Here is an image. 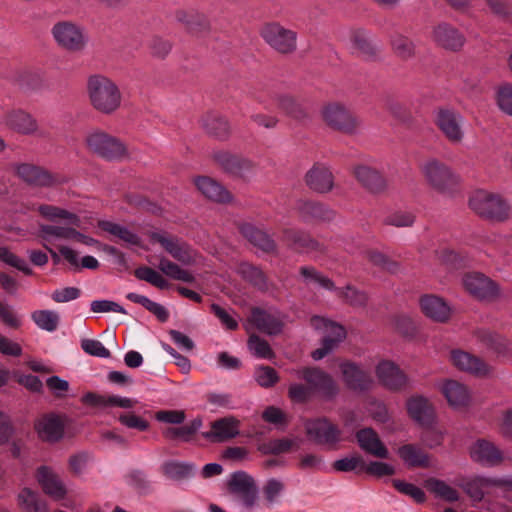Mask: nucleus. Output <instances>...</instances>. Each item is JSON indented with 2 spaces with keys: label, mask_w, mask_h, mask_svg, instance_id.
Listing matches in <instances>:
<instances>
[{
  "label": "nucleus",
  "mask_w": 512,
  "mask_h": 512,
  "mask_svg": "<svg viewBox=\"0 0 512 512\" xmlns=\"http://www.w3.org/2000/svg\"><path fill=\"white\" fill-rule=\"evenodd\" d=\"M87 90L91 105L101 113H113L121 104L119 88L105 76H91L88 79Z\"/></svg>",
  "instance_id": "nucleus-1"
},
{
  "label": "nucleus",
  "mask_w": 512,
  "mask_h": 512,
  "mask_svg": "<svg viewBox=\"0 0 512 512\" xmlns=\"http://www.w3.org/2000/svg\"><path fill=\"white\" fill-rule=\"evenodd\" d=\"M260 36L273 51L280 55L288 56L297 51V32L284 27L279 22L265 23L260 29Z\"/></svg>",
  "instance_id": "nucleus-2"
},
{
  "label": "nucleus",
  "mask_w": 512,
  "mask_h": 512,
  "mask_svg": "<svg viewBox=\"0 0 512 512\" xmlns=\"http://www.w3.org/2000/svg\"><path fill=\"white\" fill-rule=\"evenodd\" d=\"M469 206L480 217L492 221H504L510 212V206L501 196L485 190L473 193Z\"/></svg>",
  "instance_id": "nucleus-3"
},
{
  "label": "nucleus",
  "mask_w": 512,
  "mask_h": 512,
  "mask_svg": "<svg viewBox=\"0 0 512 512\" xmlns=\"http://www.w3.org/2000/svg\"><path fill=\"white\" fill-rule=\"evenodd\" d=\"M422 172L429 185L442 194H452L457 190L459 177L444 163L432 159L422 166Z\"/></svg>",
  "instance_id": "nucleus-4"
},
{
  "label": "nucleus",
  "mask_w": 512,
  "mask_h": 512,
  "mask_svg": "<svg viewBox=\"0 0 512 512\" xmlns=\"http://www.w3.org/2000/svg\"><path fill=\"white\" fill-rule=\"evenodd\" d=\"M299 379L306 382L313 394L318 393L324 400L331 401L339 393V387L330 374L317 367H304L297 370Z\"/></svg>",
  "instance_id": "nucleus-5"
},
{
  "label": "nucleus",
  "mask_w": 512,
  "mask_h": 512,
  "mask_svg": "<svg viewBox=\"0 0 512 512\" xmlns=\"http://www.w3.org/2000/svg\"><path fill=\"white\" fill-rule=\"evenodd\" d=\"M321 114L327 126L344 134H355L360 125L358 118L339 103L325 105Z\"/></svg>",
  "instance_id": "nucleus-6"
},
{
  "label": "nucleus",
  "mask_w": 512,
  "mask_h": 512,
  "mask_svg": "<svg viewBox=\"0 0 512 512\" xmlns=\"http://www.w3.org/2000/svg\"><path fill=\"white\" fill-rule=\"evenodd\" d=\"M52 35L56 43L70 52L82 51L87 43L82 27L71 21H59L54 24Z\"/></svg>",
  "instance_id": "nucleus-7"
},
{
  "label": "nucleus",
  "mask_w": 512,
  "mask_h": 512,
  "mask_svg": "<svg viewBox=\"0 0 512 512\" xmlns=\"http://www.w3.org/2000/svg\"><path fill=\"white\" fill-rule=\"evenodd\" d=\"M226 488L230 495L241 501L246 507L255 505L258 497V487L254 478L245 471L232 473L226 482Z\"/></svg>",
  "instance_id": "nucleus-8"
},
{
  "label": "nucleus",
  "mask_w": 512,
  "mask_h": 512,
  "mask_svg": "<svg viewBox=\"0 0 512 512\" xmlns=\"http://www.w3.org/2000/svg\"><path fill=\"white\" fill-rule=\"evenodd\" d=\"M308 439L317 445L334 447L341 440L340 429L327 418H313L306 422Z\"/></svg>",
  "instance_id": "nucleus-9"
},
{
  "label": "nucleus",
  "mask_w": 512,
  "mask_h": 512,
  "mask_svg": "<svg viewBox=\"0 0 512 512\" xmlns=\"http://www.w3.org/2000/svg\"><path fill=\"white\" fill-rule=\"evenodd\" d=\"M465 290L480 301H492L499 295V286L480 272L466 273L462 278Z\"/></svg>",
  "instance_id": "nucleus-10"
},
{
  "label": "nucleus",
  "mask_w": 512,
  "mask_h": 512,
  "mask_svg": "<svg viewBox=\"0 0 512 512\" xmlns=\"http://www.w3.org/2000/svg\"><path fill=\"white\" fill-rule=\"evenodd\" d=\"M86 142L92 152L107 160L121 159L126 153L119 140L101 131L91 133Z\"/></svg>",
  "instance_id": "nucleus-11"
},
{
  "label": "nucleus",
  "mask_w": 512,
  "mask_h": 512,
  "mask_svg": "<svg viewBox=\"0 0 512 512\" xmlns=\"http://www.w3.org/2000/svg\"><path fill=\"white\" fill-rule=\"evenodd\" d=\"M249 322L261 333L276 336L282 333L284 322L278 310L254 307L251 309Z\"/></svg>",
  "instance_id": "nucleus-12"
},
{
  "label": "nucleus",
  "mask_w": 512,
  "mask_h": 512,
  "mask_svg": "<svg viewBox=\"0 0 512 512\" xmlns=\"http://www.w3.org/2000/svg\"><path fill=\"white\" fill-rule=\"evenodd\" d=\"M282 241L291 249L300 253H325L326 247L313 238L310 233L294 228H285L282 231Z\"/></svg>",
  "instance_id": "nucleus-13"
},
{
  "label": "nucleus",
  "mask_w": 512,
  "mask_h": 512,
  "mask_svg": "<svg viewBox=\"0 0 512 512\" xmlns=\"http://www.w3.org/2000/svg\"><path fill=\"white\" fill-rule=\"evenodd\" d=\"M435 121L438 128L449 141L453 143L461 142L464 136L462 130L463 117L461 114L452 109L440 108L436 112Z\"/></svg>",
  "instance_id": "nucleus-14"
},
{
  "label": "nucleus",
  "mask_w": 512,
  "mask_h": 512,
  "mask_svg": "<svg viewBox=\"0 0 512 512\" xmlns=\"http://www.w3.org/2000/svg\"><path fill=\"white\" fill-rule=\"evenodd\" d=\"M151 240L159 243L174 259L182 264H190L194 261V251L187 243L177 237L153 232Z\"/></svg>",
  "instance_id": "nucleus-15"
},
{
  "label": "nucleus",
  "mask_w": 512,
  "mask_h": 512,
  "mask_svg": "<svg viewBox=\"0 0 512 512\" xmlns=\"http://www.w3.org/2000/svg\"><path fill=\"white\" fill-rule=\"evenodd\" d=\"M379 382L391 391H400L407 387V375L392 361L383 360L376 366Z\"/></svg>",
  "instance_id": "nucleus-16"
},
{
  "label": "nucleus",
  "mask_w": 512,
  "mask_h": 512,
  "mask_svg": "<svg viewBox=\"0 0 512 512\" xmlns=\"http://www.w3.org/2000/svg\"><path fill=\"white\" fill-rule=\"evenodd\" d=\"M17 176L31 186H55L61 183V179L49 173L47 170L29 163H22L16 168Z\"/></svg>",
  "instance_id": "nucleus-17"
},
{
  "label": "nucleus",
  "mask_w": 512,
  "mask_h": 512,
  "mask_svg": "<svg viewBox=\"0 0 512 512\" xmlns=\"http://www.w3.org/2000/svg\"><path fill=\"white\" fill-rule=\"evenodd\" d=\"M36 479L45 494L54 500H62L67 489L60 476L49 466H40L36 472Z\"/></svg>",
  "instance_id": "nucleus-18"
},
{
  "label": "nucleus",
  "mask_w": 512,
  "mask_h": 512,
  "mask_svg": "<svg viewBox=\"0 0 512 512\" xmlns=\"http://www.w3.org/2000/svg\"><path fill=\"white\" fill-rule=\"evenodd\" d=\"M239 232L255 248L267 254H277V243L265 230L251 223H242L238 226Z\"/></svg>",
  "instance_id": "nucleus-19"
},
{
  "label": "nucleus",
  "mask_w": 512,
  "mask_h": 512,
  "mask_svg": "<svg viewBox=\"0 0 512 512\" xmlns=\"http://www.w3.org/2000/svg\"><path fill=\"white\" fill-rule=\"evenodd\" d=\"M172 424L173 426L166 428L163 431L164 436L173 441H189L192 436L201 428V418H194L189 424L184 423L185 418H157Z\"/></svg>",
  "instance_id": "nucleus-20"
},
{
  "label": "nucleus",
  "mask_w": 512,
  "mask_h": 512,
  "mask_svg": "<svg viewBox=\"0 0 512 512\" xmlns=\"http://www.w3.org/2000/svg\"><path fill=\"white\" fill-rule=\"evenodd\" d=\"M432 37L438 46L454 52L459 51L465 43L464 35L448 23H440L435 26Z\"/></svg>",
  "instance_id": "nucleus-21"
},
{
  "label": "nucleus",
  "mask_w": 512,
  "mask_h": 512,
  "mask_svg": "<svg viewBox=\"0 0 512 512\" xmlns=\"http://www.w3.org/2000/svg\"><path fill=\"white\" fill-rule=\"evenodd\" d=\"M350 42L353 51L365 60L377 59L380 49L370 31L363 28L353 30L350 35Z\"/></svg>",
  "instance_id": "nucleus-22"
},
{
  "label": "nucleus",
  "mask_w": 512,
  "mask_h": 512,
  "mask_svg": "<svg viewBox=\"0 0 512 512\" xmlns=\"http://www.w3.org/2000/svg\"><path fill=\"white\" fill-rule=\"evenodd\" d=\"M297 211L303 222L309 223L312 221L317 222H330L335 218V211L328 205L310 200H301L297 203Z\"/></svg>",
  "instance_id": "nucleus-23"
},
{
  "label": "nucleus",
  "mask_w": 512,
  "mask_h": 512,
  "mask_svg": "<svg viewBox=\"0 0 512 512\" xmlns=\"http://www.w3.org/2000/svg\"><path fill=\"white\" fill-rule=\"evenodd\" d=\"M2 123L11 130L23 135L34 134L38 129L36 119L22 109L7 111L3 116Z\"/></svg>",
  "instance_id": "nucleus-24"
},
{
  "label": "nucleus",
  "mask_w": 512,
  "mask_h": 512,
  "mask_svg": "<svg viewBox=\"0 0 512 512\" xmlns=\"http://www.w3.org/2000/svg\"><path fill=\"white\" fill-rule=\"evenodd\" d=\"M340 368L343 381L347 388L358 392H364L370 388L372 378L370 374L361 369L360 366L352 362H345L340 365Z\"/></svg>",
  "instance_id": "nucleus-25"
},
{
  "label": "nucleus",
  "mask_w": 512,
  "mask_h": 512,
  "mask_svg": "<svg viewBox=\"0 0 512 512\" xmlns=\"http://www.w3.org/2000/svg\"><path fill=\"white\" fill-rule=\"evenodd\" d=\"M451 361L459 370L475 376H487L491 369L482 359L462 350L451 352Z\"/></svg>",
  "instance_id": "nucleus-26"
},
{
  "label": "nucleus",
  "mask_w": 512,
  "mask_h": 512,
  "mask_svg": "<svg viewBox=\"0 0 512 512\" xmlns=\"http://www.w3.org/2000/svg\"><path fill=\"white\" fill-rule=\"evenodd\" d=\"M230 268L258 291H269L270 282L267 275L259 266L249 262H239Z\"/></svg>",
  "instance_id": "nucleus-27"
},
{
  "label": "nucleus",
  "mask_w": 512,
  "mask_h": 512,
  "mask_svg": "<svg viewBox=\"0 0 512 512\" xmlns=\"http://www.w3.org/2000/svg\"><path fill=\"white\" fill-rule=\"evenodd\" d=\"M81 401L84 405L97 408L120 407L130 409L137 404V401L131 398L117 395H101L95 392L85 393L82 396Z\"/></svg>",
  "instance_id": "nucleus-28"
},
{
  "label": "nucleus",
  "mask_w": 512,
  "mask_h": 512,
  "mask_svg": "<svg viewBox=\"0 0 512 512\" xmlns=\"http://www.w3.org/2000/svg\"><path fill=\"white\" fill-rule=\"evenodd\" d=\"M306 185L321 194L330 192L334 187V176L324 166L314 165L305 175Z\"/></svg>",
  "instance_id": "nucleus-29"
},
{
  "label": "nucleus",
  "mask_w": 512,
  "mask_h": 512,
  "mask_svg": "<svg viewBox=\"0 0 512 512\" xmlns=\"http://www.w3.org/2000/svg\"><path fill=\"white\" fill-rule=\"evenodd\" d=\"M470 455L474 461L487 466H497L503 461L500 449L485 439L478 440L471 447Z\"/></svg>",
  "instance_id": "nucleus-30"
},
{
  "label": "nucleus",
  "mask_w": 512,
  "mask_h": 512,
  "mask_svg": "<svg viewBox=\"0 0 512 512\" xmlns=\"http://www.w3.org/2000/svg\"><path fill=\"white\" fill-rule=\"evenodd\" d=\"M440 390L448 404L455 409L467 406L471 400L468 388L456 380H445L441 384Z\"/></svg>",
  "instance_id": "nucleus-31"
},
{
  "label": "nucleus",
  "mask_w": 512,
  "mask_h": 512,
  "mask_svg": "<svg viewBox=\"0 0 512 512\" xmlns=\"http://www.w3.org/2000/svg\"><path fill=\"white\" fill-rule=\"evenodd\" d=\"M356 439L360 448L366 453L382 459L389 457L387 447L382 443L373 429L364 428L357 431Z\"/></svg>",
  "instance_id": "nucleus-32"
},
{
  "label": "nucleus",
  "mask_w": 512,
  "mask_h": 512,
  "mask_svg": "<svg viewBox=\"0 0 512 512\" xmlns=\"http://www.w3.org/2000/svg\"><path fill=\"white\" fill-rule=\"evenodd\" d=\"M65 418H39L35 423L38 436L43 441L57 442L65 434Z\"/></svg>",
  "instance_id": "nucleus-33"
},
{
  "label": "nucleus",
  "mask_w": 512,
  "mask_h": 512,
  "mask_svg": "<svg viewBox=\"0 0 512 512\" xmlns=\"http://www.w3.org/2000/svg\"><path fill=\"white\" fill-rule=\"evenodd\" d=\"M422 312L437 322H446L450 316V308L444 300L435 295H424L420 299Z\"/></svg>",
  "instance_id": "nucleus-34"
},
{
  "label": "nucleus",
  "mask_w": 512,
  "mask_h": 512,
  "mask_svg": "<svg viewBox=\"0 0 512 512\" xmlns=\"http://www.w3.org/2000/svg\"><path fill=\"white\" fill-rule=\"evenodd\" d=\"M354 175L359 183L372 193H379L385 190L386 180L375 169L359 165L354 168Z\"/></svg>",
  "instance_id": "nucleus-35"
},
{
  "label": "nucleus",
  "mask_w": 512,
  "mask_h": 512,
  "mask_svg": "<svg viewBox=\"0 0 512 512\" xmlns=\"http://www.w3.org/2000/svg\"><path fill=\"white\" fill-rule=\"evenodd\" d=\"M346 338V330L345 328L337 323H330V334L326 335L322 339L321 347L314 350L311 353V357L315 360H321L329 353H331L340 342H342Z\"/></svg>",
  "instance_id": "nucleus-36"
},
{
  "label": "nucleus",
  "mask_w": 512,
  "mask_h": 512,
  "mask_svg": "<svg viewBox=\"0 0 512 512\" xmlns=\"http://www.w3.org/2000/svg\"><path fill=\"white\" fill-rule=\"evenodd\" d=\"M476 338L479 343L497 355L505 356L510 351L509 341L498 333L481 329L476 332Z\"/></svg>",
  "instance_id": "nucleus-37"
},
{
  "label": "nucleus",
  "mask_w": 512,
  "mask_h": 512,
  "mask_svg": "<svg viewBox=\"0 0 512 512\" xmlns=\"http://www.w3.org/2000/svg\"><path fill=\"white\" fill-rule=\"evenodd\" d=\"M98 227L101 230L116 237L119 241H121L123 244H125L127 246H140L141 245V238L137 234H135L134 232L127 229L126 227H123L117 223L102 220V221H99Z\"/></svg>",
  "instance_id": "nucleus-38"
},
{
  "label": "nucleus",
  "mask_w": 512,
  "mask_h": 512,
  "mask_svg": "<svg viewBox=\"0 0 512 512\" xmlns=\"http://www.w3.org/2000/svg\"><path fill=\"white\" fill-rule=\"evenodd\" d=\"M38 213L51 222L64 220L67 224L79 227L81 220L79 216L57 206L42 204L37 208Z\"/></svg>",
  "instance_id": "nucleus-39"
},
{
  "label": "nucleus",
  "mask_w": 512,
  "mask_h": 512,
  "mask_svg": "<svg viewBox=\"0 0 512 512\" xmlns=\"http://www.w3.org/2000/svg\"><path fill=\"white\" fill-rule=\"evenodd\" d=\"M18 504L24 512H49L47 503L38 492L30 488L22 489L18 494Z\"/></svg>",
  "instance_id": "nucleus-40"
},
{
  "label": "nucleus",
  "mask_w": 512,
  "mask_h": 512,
  "mask_svg": "<svg viewBox=\"0 0 512 512\" xmlns=\"http://www.w3.org/2000/svg\"><path fill=\"white\" fill-rule=\"evenodd\" d=\"M398 455L408 467L427 468L429 466V456L413 444L401 446L398 449Z\"/></svg>",
  "instance_id": "nucleus-41"
},
{
  "label": "nucleus",
  "mask_w": 512,
  "mask_h": 512,
  "mask_svg": "<svg viewBox=\"0 0 512 512\" xmlns=\"http://www.w3.org/2000/svg\"><path fill=\"white\" fill-rule=\"evenodd\" d=\"M253 164L250 160L238 155L226 153V176L245 179L251 173Z\"/></svg>",
  "instance_id": "nucleus-42"
},
{
  "label": "nucleus",
  "mask_w": 512,
  "mask_h": 512,
  "mask_svg": "<svg viewBox=\"0 0 512 512\" xmlns=\"http://www.w3.org/2000/svg\"><path fill=\"white\" fill-rule=\"evenodd\" d=\"M15 82L24 90L34 91L41 88L43 77L39 70L21 68L15 72Z\"/></svg>",
  "instance_id": "nucleus-43"
},
{
  "label": "nucleus",
  "mask_w": 512,
  "mask_h": 512,
  "mask_svg": "<svg viewBox=\"0 0 512 512\" xmlns=\"http://www.w3.org/2000/svg\"><path fill=\"white\" fill-rule=\"evenodd\" d=\"M163 471L170 479L179 481L193 477L197 471V467L189 462L171 460L164 463Z\"/></svg>",
  "instance_id": "nucleus-44"
},
{
  "label": "nucleus",
  "mask_w": 512,
  "mask_h": 512,
  "mask_svg": "<svg viewBox=\"0 0 512 512\" xmlns=\"http://www.w3.org/2000/svg\"><path fill=\"white\" fill-rule=\"evenodd\" d=\"M278 108L283 110L291 118L302 121L308 117L306 108L292 96L281 94L276 97Z\"/></svg>",
  "instance_id": "nucleus-45"
},
{
  "label": "nucleus",
  "mask_w": 512,
  "mask_h": 512,
  "mask_svg": "<svg viewBox=\"0 0 512 512\" xmlns=\"http://www.w3.org/2000/svg\"><path fill=\"white\" fill-rule=\"evenodd\" d=\"M405 406L408 416H433L435 413L431 401L419 394L409 397Z\"/></svg>",
  "instance_id": "nucleus-46"
},
{
  "label": "nucleus",
  "mask_w": 512,
  "mask_h": 512,
  "mask_svg": "<svg viewBox=\"0 0 512 512\" xmlns=\"http://www.w3.org/2000/svg\"><path fill=\"white\" fill-rule=\"evenodd\" d=\"M390 44L394 54L402 60H409L415 56L414 42L403 34H392Z\"/></svg>",
  "instance_id": "nucleus-47"
},
{
  "label": "nucleus",
  "mask_w": 512,
  "mask_h": 512,
  "mask_svg": "<svg viewBox=\"0 0 512 512\" xmlns=\"http://www.w3.org/2000/svg\"><path fill=\"white\" fill-rule=\"evenodd\" d=\"M299 273L306 285L314 283L328 291L336 290L333 280L323 275L313 266H301Z\"/></svg>",
  "instance_id": "nucleus-48"
},
{
  "label": "nucleus",
  "mask_w": 512,
  "mask_h": 512,
  "mask_svg": "<svg viewBox=\"0 0 512 512\" xmlns=\"http://www.w3.org/2000/svg\"><path fill=\"white\" fill-rule=\"evenodd\" d=\"M126 298L133 303L142 305L145 309L155 315L162 323L169 319V312L164 306L150 300L144 295L130 292L126 295Z\"/></svg>",
  "instance_id": "nucleus-49"
},
{
  "label": "nucleus",
  "mask_w": 512,
  "mask_h": 512,
  "mask_svg": "<svg viewBox=\"0 0 512 512\" xmlns=\"http://www.w3.org/2000/svg\"><path fill=\"white\" fill-rule=\"evenodd\" d=\"M197 189L208 199L222 202L224 190L222 186L210 177L202 176L195 179Z\"/></svg>",
  "instance_id": "nucleus-50"
},
{
  "label": "nucleus",
  "mask_w": 512,
  "mask_h": 512,
  "mask_svg": "<svg viewBox=\"0 0 512 512\" xmlns=\"http://www.w3.org/2000/svg\"><path fill=\"white\" fill-rule=\"evenodd\" d=\"M176 20L185 26L189 33H198L204 30L207 26L206 18L195 12H187L184 10H177L175 13Z\"/></svg>",
  "instance_id": "nucleus-51"
},
{
  "label": "nucleus",
  "mask_w": 512,
  "mask_h": 512,
  "mask_svg": "<svg viewBox=\"0 0 512 512\" xmlns=\"http://www.w3.org/2000/svg\"><path fill=\"white\" fill-rule=\"evenodd\" d=\"M424 486L435 496L447 501L455 502L459 499V493L456 489L446 484L444 481L436 478H428Z\"/></svg>",
  "instance_id": "nucleus-52"
},
{
  "label": "nucleus",
  "mask_w": 512,
  "mask_h": 512,
  "mask_svg": "<svg viewBox=\"0 0 512 512\" xmlns=\"http://www.w3.org/2000/svg\"><path fill=\"white\" fill-rule=\"evenodd\" d=\"M158 268L166 276L175 280H181L187 283H192L195 280L194 276L189 271L182 269L179 265L165 257L160 259Z\"/></svg>",
  "instance_id": "nucleus-53"
},
{
  "label": "nucleus",
  "mask_w": 512,
  "mask_h": 512,
  "mask_svg": "<svg viewBox=\"0 0 512 512\" xmlns=\"http://www.w3.org/2000/svg\"><path fill=\"white\" fill-rule=\"evenodd\" d=\"M333 291L336 292L338 297L353 307H364L367 304L368 296L366 292L352 285H347L344 288L336 287V290Z\"/></svg>",
  "instance_id": "nucleus-54"
},
{
  "label": "nucleus",
  "mask_w": 512,
  "mask_h": 512,
  "mask_svg": "<svg viewBox=\"0 0 512 512\" xmlns=\"http://www.w3.org/2000/svg\"><path fill=\"white\" fill-rule=\"evenodd\" d=\"M32 320L39 328L54 332L58 328L60 317L52 310H37L32 313Z\"/></svg>",
  "instance_id": "nucleus-55"
},
{
  "label": "nucleus",
  "mask_w": 512,
  "mask_h": 512,
  "mask_svg": "<svg viewBox=\"0 0 512 512\" xmlns=\"http://www.w3.org/2000/svg\"><path fill=\"white\" fill-rule=\"evenodd\" d=\"M250 352L257 358L272 359L274 352L269 343L256 334H252L247 342Z\"/></svg>",
  "instance_id": "nucleus-56"
},
{
  "label": "nucleus",
  "mask_w": 512,
  "mask_h": 512,
  "mask_svg": "<svg viewBox=\"0 0 512 512\" xmlns=\"http://www.w3.org/2000/svg\"><path fill=\"white\" fill-rule=\"evenodd\" d=\"M134 275L139 280L146 281L158 289H166L169 286L167 280H165L157 271L147 266H140L134 271Z\"/></svg>",
  "instance_id": "nucleus-57"
},
{
  "label": "nucleus",
  "mask_w": 512,
  "mask_h": 512,
  "mask_svg": "<svg viewBox=\"0 0 512 512\" xmlns=\"http://www.w3.org/2000/svg\"><path fill=\"white\" fill-rule=\"evenodd\" d=\"M435 419L436 418H415L418 425L424 428L422 439L429 442L431 446L439 445L442 440V432L436 431L435 429Z\"/></svg>",
  "instance_id": "nucleus-58"
},
{
  "label": "nucleus",
  "mask_w": 512,
  "mask_h": 512,
  "mask_svg": "<svg viewBox=\"0 0 512 512\" xmlns=\"http://www.w3.org/2000/svg\"><path fill=\"white\" fill-rule=\"evenodd\" d=\"M294 444V440L288 438L273 439L263 443L259 449L263 454L279 455L289 452Z\"/></svg>",
  "instance_id": "nucleus-59"
},
{
  "label": "nucleus",
  "mask_w": 512,
  "mask_h": 512,
  "mask_svg": "<svg viewBox=\"0 0 512 512\" xmlns=\"http://www.w3.org/2000/svg\"><path fill=\"white\" fill-rule=\"evenodd\" d=\"M72 227H62L56 225H39V236L44 241H49L51 237L71 240Z\"/></svg>",
  "instance_id": "nucleus-60"
},
{
  "label": "nucleus",
  "mask_w": 512,
  "mask_h": 512,
  "mask_svg": "<svg viewBox=\"0 0 512 512\" xmlns=\"http://www.w3.org/2000/svg\"><path fill=\"white\" fill-rule=\"evenodd\" d=\"M392 484L397 491L410 496L416 503L421 504L426 501L425 492L416 485L399 479H394Z\"/></svg>",
  "instance_id": "nucleus-61"
},
{
  "label": "nucleus",
  "mask_w": 512,
  "mask_h": 512,
  "mask_svg": "<svg viewBox=\"0 0 512 512\" xmlns=\"http://www.w3.org/2000/svg\"><path fill=\"white\" fill-rule=\"evenodd\" d=\"M368 260L375 266L380 267L390 273H397L400 271L398 262L390 259L387 255L379 251H369L367 253Z\"/></svg>",
  "instance_id": "nucleus-62"
},
{
  "label": "nucleus",
  "mask_w": 512,
  "mask_h": 512,
  "mask_svg": "<svg viewBox=\"0 0 512 512\" xmlns=\"http://www.w3.org/2000/svg\"><path fill=\"white\" fill-rule=\"evenodd\" d=\"M202 127L212 137H220L223 131L221 115L216 112H208L202 119Z\"/></svg>",
  "instance_id": "nucleus-63"
},
{
  "label": "nucleus",
  "mask_w": 512,
  "mask_h": 512,
  "mask_svg": "<svg viewBox=\"0 0 512 512\" xmlns=\"http://www.w3.org/2000/svg\"><path fill=\"white\" fill-rule=\"evenodd\" d=\"M497 104L503 112L512 116V85L510 83L499 86Z\"/></svg>",
  "instance_id": "nucleus-64"
}]
</instances>
